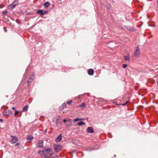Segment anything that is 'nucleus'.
<instances>
[{"mask_svg": "<svg viewBox=\"0 0 158 158\" xmlns=\"http://www.w3.org/2000/svg\"><path fill=\"white\" fill-rule=\"evenodd\" d=\"M15 107H13L12 108V109L13 110H15Z\"/></svg>", "mask_w": 158, "mask_h": 158, "instance_id": "f704fd0d", "label": "nucleus"}, {"mask_svg": "<svg viewBox=\"0 0 158 158\" xmlns=\"http://www.w3.org/2000/svg\"><path fill=\"white\" fill-rule=\"evenodd\" d=\"M152 26L153 27H155V25H153Z\"/></svg>", "mask_w": 158, "mask_h": 158, "instance_id": "4c0bfd02", "label": "nucleus"}, {"mask_svg": "<svg viewBox=\"0 0 158 158\" xmlns=\"http://www.w3.org/2000/svg\"><path fill=\"white\" fill-rule=\"evenodd\" d=\"M2 119L0 118V121L2 122Z\"/></svg>", "mask_w": 158, "mask_h": 158, "instance_id": "c9c22d12", "label": "nucleus"}, {"mask_svg": "<svg viewBox=\"0 0 158 158\" xmlns=\"http://www.w3.org/2000/svg\"><path fill=\"white\" fill-rule=\"evenodd\" d=\"M124 57L125 60L129 61L130 60V58L128 56H125Z\"/></svg>", "mask_w": 158, "mask_h": 158, "instance_id": "a211bd4d", "label": "nucleus"}, {"mask_svg": "<svg viewBox=\"0 0 158 158\" xmlns=\"http://www.w3.org/2000/svg\"><path fill=\"white\" fill-rule=\"evenodd\" d=\"M19 145V143H17L15 144V145L16 146H18Z\"/></svg>", "mask_w": 158, "mask_h": 158, "instance_id": "7c9ffc66", "label": "nucleus"}, {"mask_svg": "<svg viewBox=\"0 0 158 158\" xmlns=\"http://www.w3.org/2000/svg\"><path fill=\"white\" fill-rule=\"evenodd\" d=\"M52 151V150L49 148H47L45 149L43 151H42L43 154H44V156L45 158H47V156L46 155V154H48L51 151Z\"/></svg>", "mask_w": 158, "mask_h": 158, "instance_id": "20e7f679", "label": "nucleus"}, {"mask_svg": "<svg viewBox=\"0 0 158 158\" xmlns=\"http://www.w3.org/2000/svg\"><path fill=\"white\" fill-rule=\"evenodd\" d=\"M66 106V104L65 103H63L62 105L63 106Z\"/></svg>", "mask_w": 158, "mask_h": 158, "instance_id": "473e14b6", "label": "nucleus"}, {"mask_svg": "<svg viewBox=\"0 0 158 158\" xmlns=\"http://www.w3.org/2000/svg\"><path fill=\"white\" fill-rule=\"evenodd\" d=\"M63 122L65 124L66 123L68 122V120H65V119H64V120H63Z\"/></svg>", "mask_w": 158, "mask_h": 158, "instance_id": "c85d7f7f", "label": "nucleus"}, {"mask_svg": "<svg viewBox=\"0 0 158 158\" xmlns=\"http://www.w3.org/2000/svg\"><path fill=\"white\" fill-rule=\"evenodd\" d=\"M114 156H115H115H116L115 155H114Z\"/></svg>", "mask_w": 158, "mask_h": 158, "instance_id": "ea45409f", "label": "nucleus"}, {"mask_svg": "<svg viewBox=\"0 0 158 158\" xmlns=\"http://www.w3.org/2000/svg\"><path fill=\"white\" fill-rule=\"evenodd\" d=\"M19 113V111H18L16 110L15 111V113L14 114V116L15 117H16L18 114Z\"/></svg>", "mask_w": 158, "mask_h": 158, "instance_id": "5701e85b", "label": "nucleus"}, {"mask_svg": "<svg viewBox=\"0 0 158 158\" xmlns=\"http://www.w3.org/2000/svg\"><path fill=\"white\" fill-rule=\"evenodd\" d=\"M84 118H79V120L80 121V120H84Z\"/></svg>", "mask_w": 158, "mask_h": 158, "instance_id": "72a5a7b5", "label": "nucleus"}, {"mask_svg": "<svg viewBox=\"0 0 158 158\" xmlns=\"http://www.w3.org/2000/svg\"><path fill=\"white\" fill-rule=\"evenodd\" d=\"M28 108V105L26 106H24L22 110V111L23 112H25L27 111Z\"/></svg>", "mask_w": 158, "mask_h": 158, "instance_id": "ddd939ff", "label": "nucleus"}, {"mask_svg": "<svg viewBox=\"0 0 158 158\" xmlns=\"http://www.w3.org/2000/svg\"><path fill=\"white\" fill-rule=\"evenodd\" d=\"M87 132L89 133H93L94 131L93 129V128L91 127H89L87 128Z\"/></svg>", "mask_w": 158, "mask_h": 158, "instance_id": "6e6552de", "label": "nucleus"}, {"mask_svg": "<svg viewBox=\"0 0 158 158\" xmlns=\"http://www.w3.org/2000/svg\"><path fill=\"white\" fill-rule=\"evenodd\" d=\"M111 8V6L110 4H108L107 6V8L109 9L110 10Z\"/></svg>", "mask_w": 158, "mask_h": 158, "instance_id": "b1692460", "label": "nucleus"}, {"mask_svg": "<svg viewBox=\"0 0 158 158\" xmlns=\"http://www.w3.org/2000/svg\"><path fill=\"white\" fill-rule=\"evenodd\" d=\"M52 154H51L50 155V156H52Z\"/></svg>", "mask_w": 158, "mask_h": 158, "instance_id": "58836bf2", "label": "nucleus"}, {"mask_svg": "<svg viewBox=\"0 0 158 158\" xmlns=\"http://www.w3.org/2000/svg\"><path fill=\"white\" fill-rule=\"evenodd\" d=\"M9 6L10 7L11 9H13L16 6L15 5H14L12 3V4L10 5Z\"/></svg>", "mask_w": 158, "mask_h": 158, "instance_id": "6ab92c4d", "label": "nucleus"}, {"mask_svg": "<svg viewBox=\"0 0 158 158\" xmlns=\"http://www.w3.org/2000/svg\"><path fill=\"white\" fill-rule=\"evenodd\" d=\"M35 76V74L34 73H32L29 77L28 78V80L27 81V84L28 86H29L31 83L33 81V77Z\"/></svg>", "mask_w": 158, "mask_h": 158, "instance_id": "f257e3e1", "label": "nucleus"}, {"mask_svg": "<svg viewBox=\"0 0 158 158\" xmlns=\"http://www.w3.org/2000/svg\"><path fill=\"white\" fill-rule=\"evenodd\" d=\"M10 137H11V140L10 141L11 143H14L18 141V138L16 136L11 135Z\"/></svg>", "mask_w": 158, "mask_h": 158, "instance_id": "423d86ee", "label": "nucleus"}, {"mask_svg": "<svg viewBox=\"0 0 158 158\" xmlns=\"http://www.w3.org/2000/svg\"><path fill=\"white\" fill-rule=\"evenodd\" d=\"M72 121L70 119H69L68 120V122L66 123L65 125L66 126H72Z\"/></svg>", "mask_w": 158, "mask_h": 158, "instance_id": "9d476101", "label": "nucleus"}, {"mask_svg": "<svg viewBox=\"0 0 158 158\" xmlns=\"http://www.w3.org/2000/svg\"><path fill=\"white\" fill-rule=\"evenodd\" d=\"M62 139V135L61 134H60L59 136H57L55 140V141L56 142H60Z\"/></svg>", "mask_w": 158, "mask_h": 158, "instance_id": "1a4fd4ad", "label": "nucleus"}, {"mask_svg": "<svg viewBox=\"0 0 158 158\" xmlns=\"http://www.w3.org/2000/svg\"><path fill=\"white\" fill-rule=\"evenodd\" d=\"M37 13L39 14L40 15H43L44 14L43 10H38L37 12Z\"/></svg>", "mask_w": 158, "mask_h": 158, "instance_id": "f8f14e48", "label": "nucleus"}, {"mask_svg": "<svg viewBox=\"0 0 158 158\" xmlns=\"http://www.w3.org/2000/svg\"><path fill=\"white\" fill-rule=\"evenodd\" d=\"M79 118H76L75 119H74V122H77L78 121H80L79 120Z\"/></svg>", "mask_w": 158, "mask_h": 158, "instance_id": "bb28decb", "label": "nucleus"}, {"mask_svg": "<svg viewBox=\"0 0 158 158\" xmlns=\"http://www.w3.org/2000/svg\"><path fill=\"white\" fill-rule=\"evenodd\" d=\"M4 30L6 32L7 31H6V30L4 28Z\"/></svg>", "mask_w": 158, "mask_h": 158, "instance_id": "e433bc0d", "label": "nucleus"}, {"mask_svg": "<svg viewBox=\"0 0 158 158\" xmlns=\"http://www.w3.org/2000/svg\"><path fill=\"white\" fill-rule=\"evenodd\" d=\"M80 107H82L84 108L85 106V103H82L80 105Z\"/></svg>", "mask_w": 158, "mask_h": 158, "instance_id": "f3484780", "label": "nucleus"}, {"mask_svg": "<svg viewBox=\"0 0 158 158\" xmlns=\"http://www.w3.org/2000/svg\"><path fill=\"white\" fill-rule=\"evenodd\" d=\"M12 113V112L11 110H6L3 112V114L5 116H8L10 115Z\"/></svg>", "mask_w": 158, "mask_h": 158, "instance_id": "f03ea898", "label": "nucleus"}, {"mask_svg": "<svg viewBox=\"0 0 158 158\" xmlns=\"http://www.w3.org/2000/svg\"><path fill=\"white\" fill-rule=\"evenodd\" d=\"M85 123L84 122L81 121L80 122H79L77 123V125L78 126H80L82 125H85Z\"/></svg>", "mask_w": 158, "mask_h": 158, "instance_id": "2eb2a0df", "label": "nucleus"}, {"mask_svg": "<svg viewBox=\"0 0 158 158\" xmlns=\"http://www.w3.org/2000/svg\"><path fill=\"white\" fill-rule=\"evenodd\" d=\"M128 101H127V102H126V103H124V104H122V106H125V105H126V103H127L128 102Z\"/></svg>", "mask_w": 158, "mask_h": 158, "instance_id": "c756f323", "label": "nucleus"}, {"mask_svg": "<svg viewBox=\"0 0 158 158\" xmlns=\"http://www.w3.org/2000/svg\"><path fill=\"white\" fill-rule=\"evenodd\" d=\"M140 50L138 47H136L134 53L135 56L138 57L140 55Z\"/></svg>", "mask_w": 158, "mask_h": 158, "instance_id": "39448f33", "label": "nucleus"}, {"mask_svg": "<svg viewBox=\"0 0 158 158\" xmlns=\"http://www.w3.org/2000/svg\"><path fill=\"white\" fill-rule=\"evenodd\" d=\"M43 146V140H40L39 141L37 144V147L38 148H42Z\"/></svg>", "mask_w": 158, "mask_h": 158, "instance_id": "0eeeda50", "label": "nucleus"}, {"mask_svg": "<svg viewBox=\"0 0 158 158\" xmlns=\"http://www.w3.org/2000/svg\"><path fill=\"white\" fill-rule=\"evenodd\" d=\"M48 12V11H43V13H44V14H47Z\"/></svg>", "mask_w": 158, "mask_h": 158, "instance_id": "2f4dec72", "label": "nucleus"}, {"mask_svg": "<svg viewBox=\"0 0 158 158\" xmlns=\"http://www.w3.org/2000/svg\"><path fill=\"white\" fill-rule=\"evenodd\" d=\"M14 5H15V6L18 4L19 2L18 1H15L12 3Z\"/></svg>", "mask_w": 158, "mask_h": 158, "instance_id": "aec40b11", "label": "nucleus"}, {"mask_svg": "<svg viewBox=\"0 0 158 158\" xmlns=\"http://www.w3.org/2000/svg\"><path fill=\"white\" fill-rule=\"evenodd\" d=\"M7 10H5L2 13V15H6L7 13Z\"/></svg>", "mask_w": 158, "mask_h": 158, "instance_id": "412c9836", "label": "nucleus"}, {"mask_svg": "<svg viewBox=\"0 0 158 158\" xmlns=\"http://www.w3.org/2000/svg\"><path fill=\"white\" fill-rule=\"evenodd\" d=\"M59 119L58 118H57L56 119V125L58 126L59 125V124L60 123L59 122Z\"/></svg>", "mask_w": 158, "mask_h": 158, "instance_id": "4be33fe9", "label": "nucleus"}, {"mask_svg": "<svg viewBox=\"0 0 158 158\" xmlns=\"http://www.w3.org/2000/svg\"><path fill=\"white\" fill-rule=\"evenodd\" d=\"M88 73L89 75H92L94 73V71L93 69H90L88 70Z\"/></svg>", "mask_w": 158, "mask_h": 158, "instance_id": "9b49d317", "label": "nucleus"}, {"mask_svg": "<svg viewBox=\"0 0 158 158\" xmlns=\"http://www.w3.org/2000/svg\"><path fill=\"white\" fill-rule=\"evenodd\" d=\"M72 100H70L69 101H68L67 102V103L68 104H69L72 103Z\"/></svg>", "mask_w": 158, "mask_h": 158, "instance_id": "cd10ccee", "label": "nucleus"}, {"mask_svg": "<svg viewBox=\"0 0 158 158\" xmlns=\"http://www.w3.org/2000/svg\"><path fill=\"white\" fill-rule=\"evenodd\" d=\"M33 139V137L31 135H29L27 137V139L29 140H31Z\"/></svg>", "mask_w": 158, "mask_h": 158, "instance_id": "dca6fc26", "label": "nucleus"}, {"mask_svg": "<svg viewBox=\"0 0 158 158\" xmlns=\"http://www.w3.org/2000/svg\"><path fill=\"white\" fill-rule=\"evenodd\" d=\"M127 64H123L122 65V67L123 68H125L127 67Z\"/></svg>", "mask_w": 158, "mask_h": 158, "instance_id": "393cba45", "label": "nucleus"}, {"mask_svg": "<svg viewBox=\"0 0 158 158\" xmlns=\"http://www.w3.org/2000/svg\"><path fill=\"white\" fill-rule=\"evenodd\" d=\"M130 31H133L134 30V29L133 28H130L128 29Z\"/></svg>", "mask_w": 158, "mask_h": 158, "instance_id": "a878e982", "label": "nucleus"}, {"mask_svg": "<svg viewBox=\"0 0 158 158\" xmlns=\"http://www.w3.org/2000/svg\"><path fill=\"white\" fill-rule=\"evenodd\" d=\"M61 145L60 144H56L54 146V149L57 152H59L61 149Z\"/></svg>", "mask_w": 158, "mask_h": 158, "instance_id": "7ed1b4c3", "label": "nucleus"}, {"mask_svg": "<svg viewBox=\"0 0 158 158\" xmlns=\"http://www.w3.org/2000/svg\"><path fill=\"white\" fill-rule=\"evenodd\" d=\"M50 3L49 2H47L44 3V5L46 7H47L50 5Z\"/></svg>", "mask_w": 158, "mask_h": 158, "instance_id": "4468645a", "label": "nucleus"}]
</instances>
